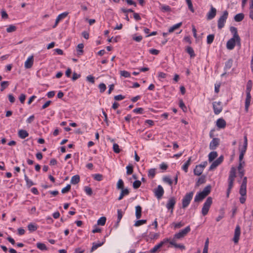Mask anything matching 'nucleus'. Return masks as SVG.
<instances>
[{"label":"nucleus","instance_id":"obj_21","mask_svg":"<svg viewBox=\"0 0 253 253\" xmlns=\"http://www.w3.org/2000/svg\"><path fill=\"white\" fill-rule=\"evenodd\" d=\"M206 182V176L205 175H202L200 177H199L196 183V186L199 187L201 184H204Z\"/></svg>","mask_w":253,"mask_h":253},{"label":"nucleus","instance_id":"obj_61","mask_svg":"<svg viewBox=\"0 0 253 253\" xmlns=\"http://www.w3.org/2000/svg\"><path fill=\"white\" fill-rule=\"evenodd\" d=\"M71 186L70 184H68L65 187L63 188L61 190V192L63 194L68 192L71 189Z\"/></svg>","mask_w":253,"mask_h":253},{"label":"nucleus","instance_id":"obj_60","mask_svg":"<svg viewBox=\"0 0 253 253\" xmlns=\"http://www.w3.org/2000/svg\"><path fill=\"white\" fill-rule=\"evenodd\" d=\"M141 184V181L139 180H135L133 183V187L134 189L138 188Z\"/></svg>","mask_w":253,"mask_h":253},{"label":"nucleus","instance_id":"obj_2","mask_svg":"<svg viewBox=\"0 0 253 253\" xmlns=\"http://www.w3.org/2000/svg\"><path fill=\"white\" fill-rule=\"evenodd\" d=\"M212 203V199L211 197H209L206 199L202 209V214L203 216L206 215L209 211L210 208Z\"/></svg>","mask_w":253,"mask_h":253},{"label":"nucleus","instance_id":"obj_18","mask_svg":"<svg viewBox=\"0 0 253 253\" xmlns=\"http://www.w3.org/2000/svg\"><path fill=\"white\" fill-rule=\"evenodd\" d=\"M251 100V93H246V98L245 100V110L246 112H248L249 110V107L250 105V102Z\"/></svg>","mask_w":253,"mask_h":253},{"label":"nucleus","instance_id":"obj_35","mask_svg":"<svg viewBox=\"0 0 253 253\" xmlns=\"http://www.w3.org/2000/svg\"><path fill=\"white\" fill-rule=\"evenodd\" d=\"M117 213H118V219H117V221L115 224V226L116 228L117 227V226L119 224V223L120 222V221H121V220L123 217V213L121 209H119L117 211Z\"/></svg>","mask_w":253,"mask_h":253},{"label":"nucleus","instance_id":"obj_62","mask_svg":"<svg viewBox=\"0 0 253 253\" xmlns=\"http://www.w3.org/2000/svg\"><path fill=\"white\" fill-rule=\"evenodd\" d=\"M133 112L137 114H142L143 112V109L142 108H136L133 110Z\"/></svg>","mask_w":253,"mask_h":253},{"label":"nucleus","instance_id":"obj_47","mask_svg":"<svg viewBox=\"0 0 253 253\" xmlns=\"http://www.w3.org/2000/svg\"><path fill=\"white\" fill-rule=\"evenodd\" d=\"M84 47V45L83 43H79L78 45H77V48H78V54L79 55H81L83 54V48Z\"/></svg>","mask_w":253,"mask_h":253},{"label":"nucleus","instance_id":"obj_37","mask_svg":"<svg viewBox=\"0 0 253 253\" xmlns=\"http://www.w3.org/2000/svg\"><path fill=\"white\" fill-rule=\"evenodd\" d=\"M244 18V14L243 13H238L234 17V20L236 22H240L243 20Z\"/></svg>","mask_w":253,"mask_h":253},{"label":"nucleus","instance_id":"obj_10","mask_svg":"<svg viewBox=\"0 0 253 253\" xmlns=\"http://www.w3.org/2000/svg\"><path fill=\"white\" fill-rule=\"evenodd\" d=\"M223 161V157L220 156L216 160L213 161L209 168V170H211L215 169L218 165H219Z\"/></svg>","mask_w":253,"mask_h":253},{"label":"nucleus","instance_id":"obj_30","mask_svg":"<svg viewBox=\"0 0 253 253\" xmlns=\"http://www.w3.org/2000/svg\"><path fill=\"white\" fill-rule=\"evenodd\" d=\"M80 181V177L79 175H75L72 177L71 179V183L72 184H77Z\"/></svg>","mask_w":253,"mask_h":253},{"label":"nucleus","instance_id":"obj_40","mask_svg":"<svg viewBox=\"0 0 253 253\" xmlns=\"http://www.w3.org/2000/svg\"><path fill=\"white\" fill-rule=\"evenodd\" d=\"M37 247L39 249L42 251H46L47 249L44 244L40 242L37 243Z\"/></svg>","mask_w":253,"mask_h":253},{"label":"nucleus","instance_id":"obj_24","mask_svg":"<svg viewBox=\"0 0 253 253\" xmlns=\"http://www.w3.org/2000/svg\"><path fill=\"white\" fill-rule=\"evenodd\" d=\"M29 135L28 132L24 129H20L18 131V136L21 139H24Z\"/></svg>","mask_w":253,"mask_h":253},{"label":"nucleus","instance_id":"obj_34","mask_svg":"<svg viewBox=\"0 0 253 253\" xmlns=\"http://www.w3.org/2000/svg\"><path fill=\"white\" fill-rule=\"evenodd\" d=\"M162 247L161 244L160 243L155 245L152 249H151L148 253H156L159 251L160 249Z\"/></svg>","mask_w":253,"mask_h":253},{"label":"nucleus","instance_id":"obj_44","mask_svg":"<svg viewBox=\"0 0 253 253\" xmlns=\"http://www.w3.org/2000/svg\"><path fill=\"white\" fill-rule=\"evenodd\" d=\"M214 39V35L213 34H210L207 36V42L208 44H211Z\"/></svg>","mask_w":253,"mask_h":253},{"label":"nucleus","instance_id":"obj_11","mask_svg":"<svg viewBox=\"0 0 253 253\" xmlns=\"http://www.w3.org/2000/svg\"><path fill=\"white\" fill-rule=\"evenodd\" d=\"M176 203V200L174 197L169 199L166 205V207L168 210H171V212H173L174 205Z\"/></svg>","mask_w":253,"mask_h":253},{"label":"nucleus","instance_id":"obj_48","mask_svg":"<svg viewBox=\"0 0 253 253\" xmlns=\"http://www.w3.org/2000/svg\"><path fill=\"white\" fill-rule=\"evenodd\" d=\"M16 30V27L13 25H10L6 29V32L7 33H11L15 31Z\"/></svg>","mask_w":253,"mask_h":253},{"label":"nucleus","instance_id":"obj_56","mask_svg":"<svg viewBox=\"0 0 253 253\" xmlns=\"http://www.w3.org/2000/svg\"><path fill=\"white\" fill-rule=\"evenodd\" d=\"M113 149L114 152L116 153H119L121 151L119 145L117 143H114L113 144Z\"/></svg>","mask_w":253,"mask_h":253},{"label":"nucleus","instance_id":"obj_31","mask_svg":"<svg viewBox=\"0 0 253 253\" xmlns=\"http://www.w3.org/2000/svg\"><path fill=\"white\" fill-rule=\"evenodd\" d=\"M170 244L174 246L175 248H179L182 250L185 249V246L181 244H177L176 243V241H171L170 242Z\"/></svg>","mask_w":253,"mask_h":253},{"label":"nucleus","instance_id":"obj_7","mask_svg":"<svg viewBox=\"0 0 253 253\" xmlns=\"http://www.w3.org/2000/svg\"><path fill=\"white\" fill-rule=\"evenodd\" d=\"M155 196L158 199H160L164 195V190L163 187L159 185L156 189L154 190Z\"/></svg>","mask_w":253,"mask_h":253},{"label":"nucleus","instance_id":"obj_64","mask_svg":"<svg viewBox=\"0 0 253 253\" xmlns=\"http://www.w3.org/2000/svg\"><path fill=\"white\" fill-rule=\"evenodd\" d=\"M68 12H64L58 15L57 17L61 20V19L65 18L68 15Z\"/></svg>","mask_w":253,"mask_h":253},{"label":"nucleus","instance_id":"obj_15","mask_svg":"<svg viewBox=\"0 0 253 253\" xmlns=\"http://www.w3.org/2000/svg\"><path fill=\"white\" fill-rule=\"evenodd\" d=\"M216 13V9L213 7L212 5L211 6L210 10L208 12L207 14V19L209 20H211L214 18Z\"/></svg>","mask_w":253,"mask_h":253},{"label":"nucleus","instance_id":"obj_46","mask_svg":"<svg viewBox=\"0 0 253 253\" xmlns=\"http://www.w3.org/2000/svg\"><path fill=\"white\" fill-rule=\"evenodd\" d=\"M161 9L164 12H170L171 11L170 7L167 5H162L161 6Z\"/></svg>","mask_w":253,"mask_h":253},{"label":"nucleus","instance_id":"obj_52","mask_svg":"<svg viewBox=\"0 0 253 253\" xmlns=\"http://www.w3.org/2000/svg\"><path fill=\"white\" fill-rule=\"evenodd\" d=\"M186 2L188 5V8L192 12H194V9L193 6L192 2L191 0H186Z\"/></svg>","mask_w":253,"mask_h":253},{"label":"nucleus","instance_id":"obj_13","mask_svg":"<svg viewBox=\"0 0 253 253\" xmlns=\"http://www.w3.org/2000/svg\"><path fill=\"white\" fill-rule=\"evenodd\" d=\"M236 42L237 43V41L236 39L233 38H231L227 42V48L229 50H232L235 46Z\"/></svg>","mask_w":253,"mask_h":253},{"label":"nucleus","instance_id":"obj_36","mask_svg":"<svg viewBox=\"0 0 253 253\" xmlns=\"http://www.w3.org/2000/svg\"><path fill=\"white\" fill-rule=\"evenodd\" d=\"M182 25V22H179L176 24H175L170 27L169 29V33H170L173 32L176 29L179 28Z\"/></svg>","mask_w":253,"mask_h":253},{"label":"nucleus","instance_id":"obj_5","mask_svg":"<svg viewBox=\"0 0 253 253\" xmlns=\"http://www.w3.org/2000/svg\"><path fill=\"white\" fill-rule=\"evenodd\" d=\"M247 184V177H244L243 178L241 185L240 186V190H239L240 194L241 196H246Z\"/></svg>","mask_w":253,"mask_h":253},{"label":"nucleus","instance_id":"obj_9","mask_svg":"<svg viewBox=\"0 0 253 253\" xmlns=\"http://www.w3.org/2000/svg\"><path fill=\"white\" fill-rule=\"evenodd\" d=\"M241 234V228L239 225H237L236 226L235 231H234V238L233 239V241L235 244L238 243L240 236Z\"/></svg>","mask_w":253,"mask_h":253},{"label":"nucleus","instance_id":"obj_4","mask_svg":"<svg viewBox=\"0 0 253 253\" xmlns=\"http://www.w3.org/2000/svg\"><path fill=\"white\" fill-rule=\"evenodd\" d=\"M228 12L227 10L223 12V14L219 17L217 21V27L219 29H221L225 25L228 18Z\"/></svg>","mask_w":253,"mask_h":253},{"label":"nucleus","instance_id":"obj_50","mask_svg":"<svg viewBox=\"0 0 253 253\" xmlns=\"http://www.w3.org/2000/svg\"><path fill=\"white\" fill-rule=\"evenodd\" d=\"M147 222V220L146 219H141V220H137L135 223H134V226H140L142 224H144L145 223H146Z\"/></svg>","mask_w":253,"mask_h":253},{"label":"nucleus","instance_id":"obj_45","mask_svg":"<svg viewBox=\"0 0 253 253\" xmlns=\"http://www.w3.org/2000/svg\"><path fill=\"white\" fill-rule=\"evenodd\" d=\"M126 174L127 175H130L133 173V166L131 164H129L126 167Z\"/></svg>","mask_w":253,"mask_h":253},{"label":"nucleus","instance_id":"obj_29","mask_svg":"<svg viewBox=\"0 0 253 253\" xmlns=\"http://www.w3.org/2000/svg\"><path fill=\"white\" fill-rule=\"evenodd\" d=\"M186 51L190 55L191 58H193L195 57L196 54L192 47L189 46H187L186 48Z\"/></svg>","mask_w":253,"mask_h":253},{"label":"nucleus","instance_id":"obj_63","mask_svg":"<svg viewBox=\"0 0 253 253\" xmlns=\"http://www.w3.org/2000/svg\"><path fill=\"white\" fill-rule=\"evenodd\" d=\"M86 81L89 83L94 84L95 82L94 77L91 75H89L86 77Z\"/></svg>","mask_w":253,"mask_h":253},{"label":"nucleus","instance_id":"obj_1","mask_svg":"<svg viewBox=\"0 0 253 253\" xmlns=\"http://www.w3.org/2000/svg\"><path fill=\"white\" fill-rule=\"evenodd\" d=\"M191 230L190 226H188L184 229L180 231L178 233H177L174 235L173 238L171 241H176L177 239H180L184 237Z\"/></svg>","mask_w":253,"mask_h":253},{"label":"nucleus","instance_id":"obj_14","mask_svg":"<svg viewBox=\"0 0 253 253\" xmlns=\"http://www.w3.org/2000/svg\"><path fill=\"white\" fill-rule=\"evenodd\" d=\"M236 177V169L235 168L232 167L230 171L229 175L228 177V183L233 184L234 183V179Z\"/></svg>","mask_w":253,"mask_h":253},{"label":"nucleus","instance_id":"obj_26","mask_svg":"<svg viewBox=\"0 0 253 253\" xmlns=\"http://www.w3.org/2000/svg\"><path fill=\"white\" fill-rule=\"evenodd\" d=\"M142 208L138 205L135 207V216L137 219L140 218L141 216Z\"/></svg>","mask_w":253,"mask_h":253},{"label":"nucleus","instance_id":"obj_38","mask_svg":"<svg viewBox=\"0 0 253 253\" xmlns=\"http://www.w3.org/2000/svg\"><path fill=\"white\" fill-rule=\"evenodd\" d=\"M27 227L30 232L35 231L38 229V226L35 224L32 223L29 224Z\"/></svg>","mask_w":253,"mask_h":253},{"label":"nucleus","instance_id":"obj_33","mask_svg":"<svg viewBox=\"0 0 253 253\" xmlns=\"http://www.w3.org/2000/svg\"><path fill=\"white\" fill-rule=\"evenodd\" d=\"M24 179L26 181V186L30 188L32 186L35 185V183L28 178V177L26 174H24Z\"/></svg>","mask_w":253,"mask_h":253},{"label":"nucleus","instance_id":"obj_20","mask_svg":"<svg viewBox=\"0 0 253 253\" xmlns=\"http://www.w3.org/2000/svg\"><path fill=\"white\" fill-rule=\"evenodd\" d=\"M206 197L201 192H198L195 196L194 198V202H200L204 200Z\"/></svg>","mask_w":253,"mask_h":253},{"label":"nucleus","instance_id":"obj_28","mask_svg":"<svg viewBox=\"0 0 253 253\" xmlns=\"http://www.w3.org/2000/svg\"><path fill=\"white\" fill-rule=\"evenodd\" d=\"M211 186L210 185H208L206 186L203 190L201 192L205 195V197H207L211 192Z\"/></svg>","mask_w":253,"mask_h":253},{"label":"nucleus","instance_id":"obj_51","mask_svg":"<svg viewBox=\"0 0 253 253\" xmlns=\"http://www.w3.org/2000/svg\"><path fill=\"white\" fill-rule=\"evenodd\" d=\"M93 177L94 179L98 181H100L103 179V175L99 173L93 175Z\"/></svg>","mask_w":253,"mask_h":253},{"label":"nucleus","instance_id":"obj_3","mask_svg":"<svg viewBox=\"0 0 253 253\" xmlns=\"http://www.w3.org/2000/svg\"><path fill=\"white\" fill-rule=\"evenodd\" d=\"M193 195L194 192L193 191L187 193L185 194L182 200V208L185 209L189 206L191 200L192 199Z\"/></svg>","mask_w":253,"mask_h":253},{"label":"nucleus","instance_id":"obj_41","mask_svg":"<svg viewBox=\"0 0 253 253\" xmlns=\"http://www.w3.org/2000/svg\"><path fill=\"white\" fill-rule=\"evenodd\" d=\"M179 106L183 110V111L184 112H187V107L185 105V104L182 99L179 100Z\"/></svg>","mask_w":253,"mask_h":253},{"label":"nucleus","instance_id":"obj_17","mask_svg":"<svg viewBox=\"0 0 253 253\" xmlns=\"http://www.w3.org/2000/svg\"><path fill=\"white\" fill-rule=\"evenodd\" d=\"M226 123L223 118H219L217 120L216 122V126L219 128H224L225 127Z\"/></svg>","mask_w":253,"mask_h":253},{"label":"nucleus","instance_id":"obj_16","mask_svg":"<svg viewBox=\"0 0 253 253\" xmlns=\"http://www.w3.org/2000/svg\"><path fill=\"white\" fill-rule=\"evenodd\" d=\"M34 63V56L31 55L29 56L27 60L25 62L24 66L25 68L26 69H30L31 68Z\"/></svg>","mask_w":253,"mask_h":253},{"label":"nucleus","instance_id":"obj_19","mask_svg":"<svg viewBox=\"0 0 253 253\" xmlns=\"http://www.w3.org/2000/svg\"><path fill=\"white\" fill-rule=\"evenodd\" d=\"M204 169L202 168L201 165H197L194 169V174L195 175L200 176L202 174Z\"/></svg>","mask_w":253,"mask_h":253},{"label":"nucleus","instance_id":"obj_42","mask_svg":"<svg viewBox=\"0 0 253 253\" xmlns=\"http://www.w3.org/2000/svg\"><path fill=\"white\" fill-rule=\"evenodd\" d=\"M252 81L251 80L248 81L246 86V93H250L252 88Z\"/></svg>","mask_w":253,"mask_h":253},{"label":"nucleus","instance_id":"obj_49","mask_svg":"<svg viewBox=\"0 0 253 253\" xmlns=\"http://www.w3.org/2000/svg\"><path fill=\"white\" fill-rule=\"evenodd\" d=\"M9 85V82L8 81H3L1 83V88L0 90L2 91L4 89H5Z\"/></svg>","mask_w":253,"mask_h":253},{"label":"nucleus","instance_id":"obj_8","mask_svg":"<svg viewBox=\"0 0 253 253\" xmlns=\"http://www.w3.org/2000/svg\"><path fill=\"white\" fill-rule=\"evenodd\" d=\"M230 31L231 32V33L233 35V38H235L237 41V44L240 45L241 44V39L240 38L238 34V31L237 28L235 27H231L230 28Z\"/></svg>","mask_w":253,"mask_h":253},{"label":"nucleus","instance_id":"obj_22","mask_svg":"<svg viewBox=\"0 0 253 253\" xmlns=\"http://www.w3.org/2000/svg\"><path fill=\"white\" fill-rule=\"evenodd\" d=\"M105 241V240L104 239V241H102V242H99L98 243L93 242L92 243V246L90 250V252H93L94 251L96 250L98 248L102 246L104 244Z\"/></svg>","mask_w":253,"mask_h":253},{"label":"nucleus","instance_id":"obj_55","mask_svg":"<svg viewBox=\"0 0 253 253\" xmlns=\"http://www.w3.org/2000/svg\"><path fill=\"white\" fill-rule=\"evenodd\" d=\"M98 88L99 89L100 92L102 93L105 91L106 89V86L104 83H101L99 84Z\"/></svg>","mask_w":253,"mask_h":253},{"label":"nucleus","instance_id":"obj_58","mask_svg":"<svg viewBox=\"0 0 253 253\" xmlns=\"http://www.w3.org/2000/svg\"><path fill=\"white\" fill-rule=\"evenodd\" d=\"M172 224L173 225L174 228L175 229L180 228L184 225V223L182 222L181 221L178 223L173 222Z\"/></svg>","mask_w":253,"mask_h":253},{"label":"nucleus","instance_id":"obj_23","mask_svg":"<svg viewBox=\"0 0 253 253\" xmlns=\"http://www.w3.org/2000/svg\"><path fill=\"white\" fill-rule=\"evenodd\" d=\"M192 157H190L188 160L184 163V164L182 167V169L185 172H187L188 171V169L189 166L191 164Z\"/></svg>","mask_w":253,"mask_h":253},{"label":"nucleus","instance_id":"obj_32","mask_svg":"<svg viewBox=\"0 0 253 253\" xmlns=\"http://www.w3.org/2000/svg\"><path fill=\"white\" fill-rule=\"evenodd\" d=\"M129 193V191L128 189H124L122 190L121 193L120 195V196L118 198V200H122L124 196L128 195Z\"/></svg>","mask_w":253,"mask_h":253},{"label":"nucleus","instance_id":"obj_54","mask_svg":"<svg viewBox=\"0 0 253 253\" xmlns=\"http://www.w3.org/2000/svg\"><path fill=\"white\" fill-rule=\"evenodd\" d=\"M120 75L121 76H123L125 78H128L130 77V74L129 72L126 71H121Z\"/></svg>","mask_w":253,"mask_h":253},{"label":"nucleus","instance_id":"obj_43","mask_svg":"<svg viewBox=\"0 0 253 253\" xmlns=\"http://www.w3.org/2000/svg\"><path fill=\"white\" fill-rule=\"evenodd\" d=\"M106 221V218L104 216L101 217L98 220H97V224L99 225H104Z\"/></svg>","mask_w":253,"mask_h":253},{"label":"nucleus","instance_id":"obj_39","mask_svg":"<svg viewBox=\"0 0 253 253\" xmlns=\"http://www.w3.org/2000/svg\"><path fill=\"white\" fill-rule=\"evenodd\" d=\"M156 175V169H150L148 170V176L149 177L151 178H153L155 177Z\"/></svg>","mask_w":253,"mask_h":253},{"label":"nucleus","instance_id":"obj_25","mask_svg":"<svg viewBox=\"0 0 253 253\" xmlns=\"http://www.w3.org/2000/svg\"><path fill=\"white\" fill-rule=\"evenodd\" d=\"M233 61L232 59H229L225 62L224 68V71H226L231 68L233 65Z\"/></svg>","mask_w":253,"mask_h":253},{"label":"nucleus","instance_id":"obj_12","mask_svg":"<svg viewBox=\"0 0 253 253\" xmlns=\"http://www.w3.org/2000/svg\"><path fill=\"white\" fill-rule=\"evenodd\" d=\"M220 143V139L218 138H213L210 143L209 147L211 150H215Z\"/></svg>","mask_w":253,"mask_h":253},{"label":"nucleus","instance_id":"obj_57","mask_svg":"<svg viewBox=\"0 0 253 253\" xmlns=\"http://www.w3.org/2000/svg\"><path fill=\"white\" fill-rule=\"evenodd\" d=\"M84 191L87 195L91 196L92 194V189L88 186L84 187Z\"/></svg>","mask_w":253,"mask_h":253},{"label":"nucleus","instance_id":"obj_6","mask_svg":"<svg viewBox=\"0 0 253 253\" xmlns=\"http://www.w3.org/2000/svg\"><path fill=\"white\" fill-rule=\"evenodd\" d=\"M213 109L214 113L215 115L219 114L222 110V107L221 106V102L220 101L218 102H213L212 103Z\"/></svg>","mask_w":253,"mask_h":253},{"label":"nucleus","instance_id":"obj_53","mask_svg":"<svg viewBox=\"0 0 253 253\" xmlns=\"http://www.w3.org/2000/svg\"><path fill=\"white\" fill-rule=\"evenodd\" d=\"M124 184L122 179H120L117 183V187L119 189H124Z\"/></svg>","mask_w":253,"mask_h":253},{"label":"nucleus","instance_id":"obj_27","mask_svg":"<svg viewBox=\"0 0 253 253\" xmlns=\"http://www.w3.org/2000/svg\"><path fill=\"white\" fill-rule=\"evenodd\" d=\"M217 153L216 151H212L209 154V161L212 162L217 157Z\"/></svg>","mask_w":253,"mask_h":253},{"label":"nucleus","instance_id":"obj_59","mask_svg":"<svg viewBox=\"0 0 253 253\" xmlns=\"http://www.w3.org/2000/svg\"><path fill=\"white\" fill-rule=\"evenodd\" d=\"M163 181L168 183L169 185H171L172 184V180L169 176H165L163 177Z\"/></svg>","mask_w":253,"mask_h":253}]
</instances>
